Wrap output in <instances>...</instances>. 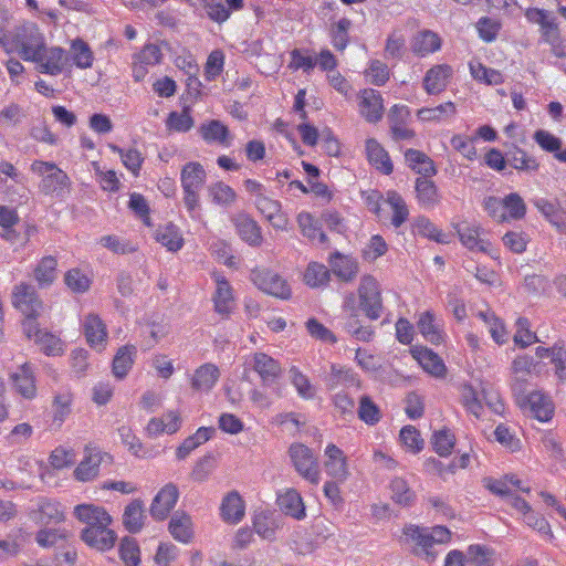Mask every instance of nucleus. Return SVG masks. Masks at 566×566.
<instances>
[{"label": "nucleus", "instance_id": "1", "mask_svg": "<svg viewBox=\"0 0 566 566\" xmlns=\"http://www.w3.org/2000/svg\"><path fill=\"white\" fill-rule=\"evenodd\" d=\"M2 49L8 54L17 52L24 61L39 62L41 51L45 49V38L35 23L24 21L11 31L9 45Z\"/></svg>", "mask_w": 566, "mask_h": 566}, {"label": "nucleus", "instance_id": "2", "mask_svg": "<svg viewBox=\"0 0 566 566\" xmlns=\"http://www.w3.org/2000/svg\"><path fill=\"white\" fill-rule=\"evenodd\" d=\"M31 171L42 176L39 184L42 193L62 199L70 192L71 179L55 163L34 160L31 165Z\"/></svg>", "mask_w": 566, "mask_h": 566}, {"label": "nucleus", "instance_id": "3", "mask_svg": "<svg viewBox=\"0 0 566 566\" xmlns=\"http://www.w3.org/2000/svg\"><path fill=\"white\" fill-rule=\"evenodd\" d=\"M12 304L23 314L24 318L22 322L29 319L38 321L44 310L43 301L40 298L38 292L32 285L27 283H20L14 286Z\"/></svg>", "mask_w": 566, "mask_h": 566}, {"label": "nucleus", "instance_id": "4", "mask_svg": "<svg viewBox=\"0 0 566 566\" xmlns=\"http://www.w3.org/2000/svg\"><path fill=\"white\" fill-rule=\"evenodd\" d=\"M359 308L365 315L376 321L382 313V298L379 284L371 275H364L358 286Z\"/></svg>", "mask_w": 566, "mask_h": 566}, {"label": "nucleus", "instance_id": "5", "mask_svg": "<svg viewBox=\"0 0 566 566\" xmlns=\"http://www.w3.org/2000/svg\"><path fill=\"white\" fill-rule=\"evenodd\" d=\"M22 332L28 339L34 340L40 350L46 356H60L64 353V343L60 337L45 328L38 321L22 322Z\"/></svg>", "mask_w": 566, "mask_h": 566}, {"label": "nucleus", "instance_id": "6", "mask_svg": "<svg viewBox=\"0 0 566 566\" xmlns=\"http://www.w3.org/2000/svg\"><path fill=\"white\" fill-rule=\"evenodd\" d=\"M291 461L296 472L312 484L321 480L319 465L313 451L303 443H293L289 449Z\"/></svg>", "mask_w": 566, "mask_h": 566}, {"label": "nucleus", "instance_id": "7", "mask_svg": "<svg viewBox=\"0 0 566 566\" xmlns=\"http://www.w3.org/2000/svg\"><path fill=\"white\" fill-rule=\"evenodd\" d=\"M251 280L254 285L266 294L287 300L291 297V287L279 274L269 270H253Z\"/></svg>", "mask_w": 566, "mask_h": 566}, {"label": "nucleus", "instance_id": "8", "mask_svg": "<svg viewBox=\"0 0 566 566\" xmlns=\"http://www.w3.org/2000/svg\"><path fill=\"white\" fill-rule=\"evenodd\" d=\"M179 490L174 483H167L155 495L149 514L155 521H164L177 504Z\"/></svg>", "mask_w": 566, "mask_h": 566}, {"label": "nucleus", "instance_id": "9", "mask_svg": "<svg viewBox=\"0 0 566 566\" xmlns=\"http://www.w3.org/2000/svg\"><path fill=\"white\" fill-rule=\"evenodd\" d=\"M331 272L343 283L353 282L359 273V263L350 254L335 250L328 258Z\"/></svg>", "mask_w": 566, "mask_h": 566}, {"label": "nucleus", "instance_id": "10", "mask_svg": "<svg viewBox=\"0 0 566 566\" xmlns=\"http://www.w3.org/2000/svg\"><path fill=\"white\" fill-rule=\"evenodd\" d=\"M212 279L216 282V291L212 296L214 311L227 317L235 306L233 289L229 281L219 272H213Z\"/></svg>", "mask_w": 566, "mask_h": 566}, {"label": "nucleus", "instance_id": "11", "mask_svg": "<svg viewBox=\"0 0 566 566\" xmlns=\"http://www.w3.org/2000/svg\"><path fill=\"white\" fill-rule=\"evenodd\" d=\"M12 387L17 394L28 400L36 396V385L33 368L30 364L21 365L10 375Z\"/></svg>", "mask_w": 566, "mask_h": 566}, {"label": "nucleus", "instance_id": "12", "mask_svg": "<svg viewBox=\"0 0 566 566\" xmlns=\"http://www.w3.org/2000/svg\"><path fill=\"white\" fill-rule=\"evenodd\" d=\"M523 409H527L537 420L546 422L552 419L554 413V405L551 398L542 391H532L523 398L520 405Z\"/></svg>", "mask_w": 566, "mask_h": 566}, {"label": "nucleus", "instance_id": "13", "mask_svg": "<svg viewBox=\"0 0 566 566\" xmlns=\"http://www.w3.org/2000/svg\"><path fill=\"white\" fill-rule=\"evenodd\" d=\"M104 458L111 459V455L107 453H102L97 449L86 448L84 459L74 470L75 479L81 482L92 481L97 476L99 465Z\"/></svg>", "mask_w": 566, "mask_h": 566}, {"label": "nucleus", "instance_id": "14", "mask_svg": "<svg viewBox=\"0 0 566 566\" xmlns=\"http://www.w3.org/2000/svg\"><path fill=\"white\" fill-rule=\"evenodd\" d=\"M453 70L448 64H439L429 69L423 77V88L429 95L443 92L452 77Z\"/></svg>", "mask_w": 566, "mask_h": 566}, {"label": "nucleus", "instance_id": "15", "mask_svg": "<svg viewBox=\"0 0 566 566\" xmlns=\"http://www.w3.org/2000/svg\"><path fill=\"white\" fill-rule=\"evenodd\" d=\"M82 539L91 547L99 551L112 548L116 541V534L108 526H86L82 531Z\"/></svg>", "mask_w": 566, "mask_h": 566}, {"label": "nucleus", "instance_id": "16", "mask_svg": "<svg viewBox=\"0 0 566 566\" xmlns=\"http://www.w3.org/2000/svg\"><path fill=\"white\" fill-rule=\"evenodd\" d=\"M412 357L420 364L424 371L436 378H443L447 367L443 360L433 350L427 347H415L411 349Z\"/></svg>", "mask_w": 566, "mask_h": 566}, {"label": "nucleus", "instance_id": "17", "mask_svg": "<svg viewBox=\"0 0 566 566\" xmlns=\"http://www.w3.org/2000/svg\"><path fill=\"white\" fill-rule=\"evenodd\" d=\"M327 460L325 462L326 473L338 482L347 479L348 469L344 452L335 444L329 443L325 449Z\"/></svg>", "mask_w": 566, "mask_h": 566}, {"label": "nucleus", "instance_id": "18", "mask_svg": "<svg viewBox=\"0 0 566 566\" xmlns=\"http://www.w3.org/2000/svg\"><path fill=\"white\" fill-rule=\"evenodd\" d=\"M245 504L239 492H229L221 502L220 515L230 524H237L244 517Z\"/></svg>", "mask_w": 566, "mask_h": 566}, {"label": "nucleus", "instance_id": "19", "mask_svg": "<svg viewBox=\"0 0 566 566\" xmlns=\"http://www.w3.org/2000/svg\"><path fill=\"white\" fill-rule=\"evenodd\" d=\"M382 98L375 90H364L360 95L359 112L369 123H377L382 117Z\"/></svg>", "mask_w": 566, "mask_h": 566}, {"label": "nucleus", "instance_id": "20", "mask_svg": "<svg viewBox=\"0 0 566 566\" xmlns=\"http://www.w3.org/2000/svg\"><path fill=\"white\" fill-rule=\"evenodd\" d=\"M65 50L60 46L46 48L41 51L39 71L49 75H59L64 69Z\"/></svg>", "mask_w": 566, "mask_h": 566}, {"label": "nucleus", "instance_id": "21", "mask_svg": "<svg viewBox=\"0 0 566 566\" xmlns=\"http://www.w3.org/2000/svg\"><path fill=\"white\" fill-rule=\"evenodd\" d=\"M74 514L86 526H109L112 523V517L105 509L93 504L76 505Z\"/></svg>", "mask_w": 566, "mask_h": 566}, {"label": "nucleus", "instance_id": "22", "mask_svg": "<svg viewBox=\"0 0 566 566\" xmlns=\"http://www.w3.org/2000/svg\"><path fill=\"white\" fill-rule=\"evenodd\" d=\"M276 502L280 510L287 516L298 521L306 516L303 499L295 489H289L280 494Z\"/></svg>", "mask_w": 566, "mask_h": 566}, {"label": "nucleus", "instance_id": "23", "mask_svg": "<svg viewBox=\"0 0 566 566\" xmlns=\"http://www.w3.org/2000/svg\"><path fill=\"white\" fill-rule=\"evenodd\" d=\"M220 377L219 368L211 363L199 366L191 377V388L197 391H210Z\"/></svg>", "mask_w": 566, "mask_h": 566}, {"label": "nucleus", "instance_id": "24", "mask_svg": "<svg viewBox=\"0 0 566 566\" xmlns=\"http://www.w3.org/2000/svg\"><path fill=\"white\" fill-rule=\"evenodd\" d=\"M237 232L249 245H259L262 241L261 228L249 214L239 213L233 218Z\"/></svg>", "mask_w": 566, "mask_h": 566}, {"label": "nucleus", "instance_id": "25", "mask_svg": "<svg viewBox=\"0 0 566 566\" xmlns=\"http://www.w3.org/2000/svg\"><path fill=\"white\" fill-rule=\"evenodd\" d=\"M202 139L208 143H218L220 145L229 146L231 140V133L227 125L219 119H211L202 123L198 129Z\"/></svg>", "mask_w": 566, "mask_h": 566}, {"label": "nucleus", "instance_id": "26", "mask_svg": "<svg viewBox=\"0 0 566 566\" xmlns=\"http://www.w3.org/2000/svg\"><path fill=\"white\" fill-rule=\"evenodd\" d=\"M455 230L460 242L465 248H486L485 245L492 244L491 241L484 238L486 233L479 226L463 221L457 224Z\"/></svg>", "mask_w": 566, "mask_h": 566}, {"label": "nucleus", "instance_id": "27", "mask_svg": "<svg viewBox=\"0 0 566 566\" xmlns=\"http://www.w3.org/2000/svg\"><path fill=\"white\" fill-rule=\"evenodd\" d=\"M506 161L518 171L534 172L539 168L537 159L515 144L506 145Z\"/></svg>", "mask_w": 566, "mask_h": 566}, {"label": "nucleus", "instance_id": "28", "mask_svg": "<svg viewBox=\"0 0 566 566\" xmlns=\"http://www.w3.org/2000/svg\"><path fill=\"white\" fill-rule=\"evenodd\" d=\"M253 369L259 374L263 385H271L281 374L280 364L264 353H256L253 356Z\"/></svg>", "mask_w": 566, "mask_h": 566}, {"label": "nucleus", "instance_id": "29", "mask_svg": "<svg viewBox=\"0 0 566 566\" xmlns=\"http://www.w3.org/2000/svg\"><path fill=\"white\" fill-rule=\"evenodd\" d=\"M171 536L181 543H189L193 537L192 521L184 511H176L168 525Z\"/></svg>", "mask_w": 566, "mask_h": 566}, {"label": "nucleus", "instance_id": "30", "mask_svg": "<svg viewBox=\"0 0 566 566\" xmlns=\"http://www.w3.org/2000/svg\"><path fill=\"white\" fill-rule=\"evenodd\" d=\"M417 327L426 340L438 345L443 340V331L432 311L422 312L417 321Z\"/></svg>", "mask_w": 566, "mask_h": 566}, {"label": "nucleus", "instance_id": "31", "mask_svg": "<svg viewBox=\"0 0 566 566\" xmlns=\"http://www.w3.org/2000/svg\"><path fill=\"white\" fill-rule=\"evenodd\" d=\"M366 154L369 163L384 175H390L394 171V165L388 153L375 138L366 140Z\"/></svg>", "mask_w": 566, "mask_h": 566}, {"label": "nucleus", "instance_id": "32", "mask_svg": "<svg viewBox=\"0 0 566 566\" xmlns=\"http://www.w3.org/2000/svg\"><path fill=\"white\" fill-rule=\"evenodd\" d=\"M405 159L408 167L421 177H432L437 175V168L433 160L423 151L409 148L405 153Z\"/></svg>", "mask_w": 566, "mask_h": 566}, {"label": "nucleus", "instance_id": "33", "mask_svg": "<svg viewBox=\"0 0 566 566\" xmlns=\"http://www.w3.org/2000/svg\"><path fill=\"white\" fill-rule=\"evenodd\" d=\"M144 507V502L140 499H135L126 505L123 513V525L129 533L136 534L142 531L146 518Z\"/></svg>", "mask_w": 566, "mask_h": 566}, {"label": "nucleus", "instance_id": "34", "mask_svg": "<svg viewBox=\"0 0 566 566\" xmlns=\"http://www.w3.org/2000/svg\"><path fill=\"white\" fill-rule=\"evenodd\" d=\"M214 433L212 427H200L192 436L186 438L176 450L178 460H185L195 449L209 441Z\"/></svg>", "mask_w": 566, "mask_h": 566}, {"label": "nucleus", "instance_id": "35", "mask_svg": "<svg viewBox=\"0 0 566 566\" xmlns=\"http://www.w3.org/2000/svg\"><path fill=\"white\" fill-rule=\"evenodd\" d=\"M83 332L91 346L102 345L107 337L106 326L96 314L85 316Z\"/></svg>", "mask_w": 566, "mask_h": 566}, {"label": "nucleus", "instance_id": "36", "mask_svg": "<svg viewBox=\"0 0 566 566\" xmlns=\"http://www.w3.org/2000/svg\"><path fill=\"white\" fill-rule=\"evenodd\" d=\"M325 382L328 389L337 387H353L358 386L359 381L357 375L350 369L343 366L333 364L329 374L325 377Z\"/></svg>", "mask_w": 566, "mask_h": 566}, {"label": "nucleus", "instance_id": "37", "mask_svg": "<svg viewBox=\"0 0 566 566\" xmlns=\"http://www.w3.org/2000/svg\"><path fill=\"white\" fill-rule=\"evenodd\" d=\"M206 179V171L199 163H187L181 170V186L184 191L199 190Z\"/></svg>", "mask_w": 566, "mask_h": 566}, {"label": "nucleus", "instance_id": "38", "mask_svg": "<svg viewBox=\"0 0 566 566\" xmlns=\"http://www.w3.org/2000/svg\"><path fill=\"white\" fill-rule=\"evenodd\" d=\"M56 266L57 261L51 255L42 258L36 264L33 275L40 287L44 289L53 284L56 279Z\"/></svg>", "mask_w": 566, "mask_h": 566}, {"label": "nucleus", "instance_id": "39", "mask_svg": "<svg viewBox=\"0 0 566 566\" xmlns=\"http://www.w3.org/2000/svg\"><path fill=\"white\" fill-rule=\"evenodd\" d=\"M135 354L136 348L132 345H125L117 350L112 364V371L116 378L123 379L127 376L134 364Z\"/></svg>", "mask_w": 566, "mask_h": 566}, {"label": "nucleus", "instance_id": "40", "mask_svg": "<svg viewBox=\"0 0 566 566\" xmlns=\"http://www.w3.org/2000/svg\"><path fill=\"white\" fill-rule=\"evenodd\" d=\"M297 223L304 237L311 240L318 238V242L322 244L327 242V237L322 229L321 222L313 214L305 211L300 212Z\"/></svg>", "mask_w": 566, "mask_h": 566}, {"label": "nucleus", "instance_id": "41", "mask_svg": "<svg viewBox=\"0 0 566 566\" xmlns=\"http://www.w3.org/2000/svg\"><path fill=\"white\" fill-rule=\"evenodd\" d=\"M440 36L430 30L419 32L412 42V51L420 56H426L430 53H433L440 50Z\"/></svg>", "mask_w": 566, "mask_h": 566}, {"label": "nucleus", "instance_id": "42", "mask_svg": "<svg viewBox=\"0 0 566 566\" xmlns=\"http://www.w3.org/2000/svg\"><path fill=\"white\" fill-rule=\"evenodd\" d=\"M467 564L472 566H494L495 551L482 544H471L467 549Z\"/></svg>", "mask_w": 566, "mask_h": 566}, {"label": "nucleus", "instance_id": "43", "mask_svg": "<svg viewBox=\"0 0 566 566\" xmlns=\"http://www.w3.org/2000/svg\"><path fill=\"white\" fill-rule=\"evenodd\" d=\"M253 528L262 538L272 539L279 528L275 514L270 511L256 513L253 518Z\"/></svg>", "mask_w": 566, "mask_h": 566}, {"label": "nucleus", "instance_id": "44", "mask_svg": "<svg viewBox=\"0 0 566 566\" xmlns=\"http://www.w3.org/2000/svg\"><path fill=\"white\" fill-rule=\"evenodd\" d=\"M457 114L454 103L447 102L436 107H422L417 112V116L423 122H442L453 117Z\"/></svg>", "mask_w": 566, "mask_h": 566}, {"label": "nucleus", "instance_id": "45", "mask_svg": "<svg viewBox=\"0 0 566 566\" xmlns=\"http://www.w3.org/2000/svg\"><path fill=\"white\" fill-rule=\"evenodd\" d=\"M155 240L165 248H182L184 238L179 228L171 222L159 226L154 232Z\"/></svg>", "mask_w": 566, "mask_h": 566}, {"label": "nucleus", "instance_id": "46", "mask_svg": "<svg viewBox=\"0 0 566 566\" xmlns=\"http://www.w3.org/2000/svg\"><path fill=\"white\" fill-rule=\"evenodd\" d=\"M413 232L423 238L433 240L439 244H449L450 234L443 233L439 230L428 218L419 217L413 224Z\"/></svg>", "mask_w": 566, "mask_h": 566}, {"label": "nucleus", "instance_id": "47", "mask_svg": "<svg viewBox=\"0 0 566 566\" xmlns=\"http://www.w3.org/2000/svg\"><path fill=\"white\" fill-rule=\"evenodd\" d=\"M331 273L324 264L311 262L304 272V282L311 287H324L331 280Z\"/></svg>", "mask_w": 566, "mask_h": 566}, {"label": "nucleus", "instance_id": "48", "mask_svg": "<svg viewBox=\"0 0 566 566\" xmlns=\"http://www.w3.org/2000/svg\"><path fill=\"white\" fill-rule=\"evenodd\" d=\"M391 500L401 506H410L416 501V493L402 478H395L390 482Z\"/></svg>", "mask_w": 566, "mask_h": 566}, {"label": "nucleus", "instance_id": "49", "mask_svg": "<svg viewBox=\"0 0 566 566\" xmlns=\"http://www.w3.org/2000/svg\"><path fill=\"white\" fill-rule=\"evenodd\" d=\"M19 224V216L15 209L8 206H0V227L2 228L1 237L11 243H17L18 235L13 227Z\"/></svg>", "mask_w": 566, "mask_h": 566}, {"label": "nucleus", "instance_id": "50", "mask_svg": "<svg viewBox=\"0 0 566 566\" xmlns=\"http://www.w3.org/2000/svg\"><path fill=\"white\" fill-rule=\"evenodd\" d=\"M430 177H418L416 179V192L418 201L423 207H433L438 202V189Z\"/></svg>", "mask_w": 566, "mask_h": 566}, {"label": "nucleus", "instance_id": "51", "mask_svg": "<svg viewBox=\"0 0 566 566\" xmlns=\"http://www.w3.org/2000/svg\"><path fill=\"white\" fill-rule=\"evenodd\" d=\"M291 384L297 391V395L305 399L311 400L316 396V388L310 381L308 377L304 375L297 367L293 366L289 370Z\"/></svg>", "mask_w": 566, "mask_h": 566}, {"label": "nucleus", "instance_id": "52", "mask_svg": "<svg viewBox=\"0 0 566 566\" xmlns=\"http://www.w3.org/2000/svg\"><path fill=\"white\" fill-rule=\"evenodd\" d=\"M352 21L348 18H342L331 27L329 36L333 46L343 52L349 43V29Z\"/></svg>", "mask_w": 566, "mask_h": 566}, {"label": "nucleus", "instance_id": "53", "mask_svg": "<svg viewBox=\"0 0 566 566\" xmlns=\"http://www.w3.org/2000/svg\"><path fill=\"white\" fill-rule=\"evenodd\" d=\"M386 202L392 210L391 224L395 228H399L405 223L409 216L408 207L403 198L397 191H388Z\"/></svg>", "mask_w": 566, "mask_h": 566}, {"label": "nucleus", "instance_id": "54", "mask_svg": "<svg viewBox=\"0 0 566 566\" xmlns=\"http://www.w3.org/2000/svg\"><path fill=\"white\" fill-rule=\"evenodd\" d=\"M64 520L61 504L51 500H43L38 510V521L42 524H57Z\"/></svg>", "mask_w": 566, "mask_h": 566}, {"label": "nucleus", "instance_id": "55", "mask_svg": "<svg viewBox=\"0 0 566 566\" xmlns=\"http://www.w3.org/2000/svg\"><path fill=\"white\" fill-rule=\"evenodd\" d=\"M109 148L113 153L118 154L120 156L123 165L133 172V175L138 176L142 165L144 163V158L142 154L135 148L124 149L117 145L109 144Z\"/></svg>", "mask_w": 566, "mask_h": 566}, {"label": "nucleus", "instance_id": "56", "mask_svg": "<svg viewBox=\"0 0 566 566\" xmlns=\"http://www.w3.org/2000/svg\"><path fill=\"white\" fill-rule=\"evenodd\" d=\"M71 50L73 62L78 69H88L93 64L94 55L90 45L82 39L76 38L72 41Z\"/></svg>", "mask_w": 566, "mask_h": 566}, {"label": "nucleus", "instance_id": "57", "mask_svg": "<svg viewBox=\"0 0 566 566\" xmlns=\"http://www.w3.org/2000/svg\"><path fill=\"white\" fill-rule=\"evenodd\" d=\"M431 443L433 450L440 457H448L452 453L454 448L455 437L449 429L443 428L441 430L434 431L432 434Z\"/></svg>", "mask_w": 566, "mask_h": 566}, {"label": "nucleus", "instance_id": "58", "mask_svg": "<svg viewBox=\"0 0 566 566\" xmlns=\"http://www.w3.org/2000/svg\"><path fill=\"white\" fill-rule=\"evenodd\" d=\"M64 283L73 293H85L90 290L91 279L81 269L74 268L64 274Z\"/></svg>", "mask_w": 566, "mask_h": 566}, {"label": "nucleus", "instance_id": "59", "mask_svg": "<svg viewBox=\"0 0 566 566\" xmlns=\"http://www.w3.org/2000/svg\"><path fill=\"white\" fill-rule=\"evenodd\" d=\"M190 107L186 106L182 108L181 113L171 112L166 120L167 127L178 133L189 132L195 124V120L190 115Z\"/></svg>", "mask_w": 566, "mask_h": 566}, {"label": "nucleus", "instance_id": "60", "mask_svg": "<svg viewBox=\"0 0 566 566\" xmlns=\"http://www.w3.org/2000/svg\"><path fill=\"white\" fill-rule=\"evenodd\" d=\"M357 412L358 418L369 426L378 423L381 418L380 409L367 395L360 397Z\"/></svg>", "mask_w": 566, "mask_h": 566}, {"label": "nucleus", "instance_id": "61", "mask_svg": "<svg viewBox=\"0 0 566 566\" xmlns=\"http://www.w3.org/2000/svg\"><path fill=\"white\" fill-rule=\"evenodd\" d=\"M119 555L126 566H139L140 551L137 541L133 537H124L119 545Z\"/></svg>", "mask_w": 566, "mask_h": 566}, {"label": "nucleus", "instance_id": "62", "mask_svg": "<svg viewBox=\"0 0 566 566\" xmlns=\"http://www.w3.org/2000/svg\"><path fill=\"white\" fill-rule=\"evenodd\" d=\"M516 332L514 335V343L522 348H525L533 343L538 342L535 333L531 331V323L526 317H518L515 323Z\"/></svg>", "mask_w": 566, "mask_h": 566}, {"label": "nucleus", "instance_id": "63", "mask_svg": "<svg viewBox=\"0 0 566 566\" xmlns=\"http://www.w3.org/2000/svg\"><path fill=\"white\" fill-rule=\"evenodd\" d=\"M401 443L412 453H419L423 447L424 441L420 432L413 426H405L399 434Z\"/></svg>", "mask_w": 566, "mask_h": 566}, {"label": "nucleus", "instance_id": "64", "mask_svg": "<svg viewBox=\"0 0 566 566\" xmlns=\"http://www.w3.org/2000/svg\"><path fill=\"white\" fill-rule=\"evenodd\" d=\"M200 2L209 19L214 22L222 23L231 15L230 9L222 0H200Z\"/></svg>", "mask_w": 566, "mask_h": 566}]
</instances>
